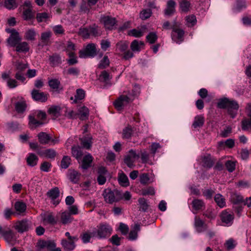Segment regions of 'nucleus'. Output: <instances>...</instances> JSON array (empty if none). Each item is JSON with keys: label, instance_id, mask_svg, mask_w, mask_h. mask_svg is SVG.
Returning <instances> with one entry per match:
<instances>
[{"label": "nucleus", "instance_id": "1", "mask_svg": "<svg viewBox=\"0 0 251 251\" xmlns=\"http://www.w3.org/2000/svg\"><path fill=\"white\" fill-rule=\"evenodd\" d=\"M140 93V88L135 85L131 91L125 92L115 101L114 106L118 110H122L125 106L132 102Z\"/></svg>", "mask_w": 251, "mask_h": 251}, {"label": "nucleus", "instance_id": "2", "mask_svg": "<svg viewBox=\"0 0 251 251\" xmlns=\"http://www.w3.org/2000/svg\"><path fill=\"white\" fill-rule=\"evenodd\" d=\"M217 106L220 108H226L228 114L232 118L237 115L239 107L236 101L227 98L221 99L218 102Z\"/></svg>", "mask_w": 251, "mask_h": 251}, {"label": "nucleus", "instance_id": "3", "mask_svg": "<svg viewBox=\"0 0 251 251\" xmlns=\"http://www.w3.org/2000/svg\"><path fill=\"white\" fill-rule=\"evenodd\" d=\"M93 235L99 239H105L110 236L112 228L107 224H100L96 228H93Z\"/></svg>", "mask_w": 251, "mask_h": 251}, {"label": "nucleus", "instance_id": "4", "mask_svg": "<svg viewBox=\"0 0 251 251\" xmlns=\"http://www.w3.org/2000/svg\"><path fill=\"white\" fill-rule=\"evenodd\" d=\"M0 235L8 244L14 245L16 241V233L10 226L0 225Z\"/></svg>", "mask_w": 251, "mask_h": 251}, {"label": "nucleus", "instance_id": "5", "mask_svg": "<svg viewBox=\"0 0 251 251\" xmlns=\"http://www.w3.org/2000/svg\"><path fill=\"white\" fill-rule=\"evenodd\" d=\"M103 196L105 201L110 204L117 202L123 199L122 194L117 190L112 191L111 189H105Z\"/></svg>", "mask_w": 251, "mask_h": 251}, {"label": "nucleus", "instance_id": "6", "mask_svg": "<svg viewBox=\"0 0 251 251\" xmlns=\"http://www.w3.org/2000/svg\"><path fill=\"white\" fill-rule=\"evenodd\" d=\"M96 44L90 43L79 51V57L81 58L94 57L96 55Z\"/></svg>", "mask_w": 251, "mask_h": 251}, {"label": "nucleus", "instance_id": "7", "mask_svg": "<svg viewBox=\"0 0 251 251\" xmlns=\"http://www.w3.org/2000/svg\"><path fill=\"white\" fill-rule=\"evenodd\" d=\"M31 222L27 219H23L15 223L13 227L18 232L23 233L26 232L31 228Z\"/></svg>", "mask_w": 251, "mask_h": 251}, {"label": "nucleus", "instance_id": "8", "mask_svg": "<svg viewBox=\"0 0 251 251\" xmlns=\"http://www.w3.org/2000/svg\"><path fill=\"white\" fill-rule=\"evenodd\" d=\"M5 30L10 33V37L7 39L8 44L11 47H15L21 40L19 33L14 28H6Z\"/></svg>", "mask_w": 251, "mask_h": 251}, {"label": "nucleus", "instance_id": "9", "mask_svg": "<svg viewBox=\"0 0 251 251\" xmlns=\"http://www.w3.org/2000/svg\"><path fill=\"white\" fill-rule=\"evenodd\" d=\"M140 157V154L137 153L133 150L129 151L127 154L125 156L124 163L130 168H133L135 166L134 162Z\"/></svg>", "mask_w": 251, "mask_h": 251}, {"label": "nucleus", "instance_id": "10", "mask_svg": "<svg viewBox=\"0 0 251 251\" xmlns=\"http://www.w3.org/2000/svg\"><path fill=\"white\" fill-rule=\"evenodd\" d=\"M71 118H75L77 116L78 118L81 120H85L88 119L89 115V110L88 108L85 106H81L78 107L77 113L73 111L69 113Z\"/></svg>", "mask_w": 251, "mask_h": 251}, {"label": "nucleus", "instance_id": "11", "mask_svg": "<svg viewBox=\"0 0 251 251\" xmlns=\"http://www.w3.org/2000/svg\"><path fill=\"white\" fill-rule=\"evenodd\" d=\"M220 217L222 223L227 226H231L234 219V215L233 212L228 211L227 210L223 211Z\"/></svg>", "mask_w": 251, "mask_h": 251}, {"label": "nucleus", "instance_id": "12", "mask_svg": "<svg viewBox=\"0 0 251 251\" xmlns=\"http://www.w3.org/2000/svg\"><path fill=\"white\" fill-rule=\"evenodd\" d=\"M173 31L172 34V39L177 43H180L184 35V31L182 29L177 28V23H174L173 26H171Z\"/></svg>", "mask_w": 251, "mask_h": 251}, {"label": "nucleus", "instance_id": "13", "mask_svg": "<svg viewBox=\"0 0 251 251\" xmlns=\"http://www.w3.org/2000/svg\"><path fill=\"white\" fill-rule=\"evenodd\" d=\"M41 216L43 222L45 223L52 225H54L57 224V220L55 218L54 214L52 212H46L43 214H41Z\"/></svg>", "mask_w": 251, "mask_h": 251}, {"label": "nucleus", "instance_id": "14", "mask_svg": "<svg viewBox=\"0 0 251 251\" xmlns=\"http://www.w3.org/2000/svg\"><path fill=\"white\" fill-rule=\"evenodd\" d=\"M2 79L6 81L8 87L11 89L18 86V82L14 79L10 78V72H4L1 75Z\"/></svg>", "mask_w": 251, "mask_h": 251}, {"label": "nucleus", "instance_id": "15", "mask_svg": "<svg viewBox=\"0 0 251 251\" xmlns=\"http://www.w3.org/2000/svg\"><path fill=\"white\" fill-rule=\"evenodd\" d=\"M31 96L34 100L40 102H45L48 99L47 94L35 89L31 92Z\"/></svg>", "mask_w": 251, "mask_h": 251}, {"label": "nucleus", "instance_id": "16", "mask_svg": "<svg viewBox=\"0 0 251 251\" xmlns=\"http://www.w3.org/2000/svg\"><path fill=\"white\" fill-rule=\"evenodd\" d=\"M101 22L106 29H111L116 24V21L114 18L109 16H102L100 18Z\"/></svg>", "mask_w": 251, "mask_h": 251}, {"label": "nucleus", "instance_id": "17", "mask_svg": "<svg viewBox=\"0 0 251 251\" xmlns=\"http://www.w3.org/2000/svg\"><path fill=\"white\" fill-rule=\"evenodd\" d=\"M194 226L196 230L199 233L205 230L207 228V225L205 224L204 221L197 216L195 218Z\"/></svg>", "mask_w": 251, "mask_h": 251}, {"label": "nucleus", "instance_id": "18", "mask_svg": "<svg viewBox=\"0 0 251 251\" xmlns=\"http://www.w3.org/2000/svg\"><path fill=\"white\" fill-rule=\"evenodd\" d=\"M107 172L105 168L100 167L98 169V176L97 177V181L100 185H103L106 182V176Z\"/></svg>", "mask_w": 251, "mask_h": 251}, {"label": "nucleus", "instance_id": "19", "mask_svg": "<svg viewBox=\"0 0 251 251\" xmlns=\"http://www.w3.org/2000/svg\"><path fill=\"white\" fill-rule=\"evenodd\" d=\"M80 174L75 170L69 169L67 176L69 180L73 183H77L80 178Z\"/></svg>", "mask_w": 251, "mask_h": 251}, {"label": "nucleus", "instance_id": "20", "mask_svg": "<svg viewBox=\"0 0 251 251\" xmlns=\"http://www.w3.org/2000/svg\"><path fill=\"white\" fill-rule=\"evenodd\" d=\"M75 241L67 240L65 239H63L61 240V244L64 250L66 251H72L75 247Z\"/></svg>", "mask_w": 251, "mask_h": 251}, {"label": "nucleus", "instance_id": "21", "mask_svg": "<svg viewBox=\"0 0 251 251\" xmlns=\"http://www.w3.org/2000/svg\"><path fill=\"white\" fill-rule=\"evenodd\" d=\"M202 166L207 168H211L212 167L214 164V160H213L210 154H207L202 157Z\"/></svg>", "mask_w": 251, "mask_h": 251}, {"label": "nucleus", "instance_id": "22", "mask_svg": "<svg viewBox=\"0 0 251 251\" xmlns=\"http://www.w3.org/2000/svg\"><path fill=\"white\" fill-rule=\"evenodd\" d=\"M14 208L17 215H24L26 209V205L25 203L22 201H17L14 204Z\"/></svg>", "mask_w": 251, "mask_h": 251}, {"label": "nucleus", "instance_id": "23", "mask_svg": "<svg viewBox=\"0 0 251 251\" xmlns=\"http://www.w3.org/2000/svg\"><path fill=\"white\" fill-rule=\"evenodd\" d=\"M38 154L41 156H45L50 159H54L56 155V152L52 149H49L44 151H38Z\"/></svg>", "mask_w": 251, "mask_h": 251}, {"label": "nucleus", "instance_id": "24", "mask_svg": "<svg viewBox=\"0 0 251 251\" xmlns=\"http://www.w3.org/2000/svg\"><path fill=\"white\" fill-rule=\"evenodd\" d=\"M176 3L172 0H170L167 2V6L165 10V14L167 16H171L173 14L175 11V7Z\"/></svg>", "mask_w": 251, "mask_h": 251}, {"label": "nucleus", "instance_id": "25", "mask_svg": "<svg viewBox=\"0 0 251 251\" xmlns=\"http://www.w3.org/2000/svg\"><path fill=\"white\" fill-rule=\"evenodd\" d=\"M61 108L58 106H52L50 107L48 110V113L52 118L55 119L60 115Z\"/></svg>", "mask_w": 251, "mask_h": 251}, {"label": "nucleus", "instance_id": "26", "mask_svg": "<svg viewBox=\"0 0 251 251\" xmlns=\"http://www.w3.org/2000/svg\"><path fill=\"white\" fill-rule=\"evenodd\" d=\"M81 144L83 148L89 150L91 148L92 144V137L91 135L84 137L80 139Z\"/></svg>", "mask_w": 251, "mask_h": 251}, {"label": "nucleus", "instance_id": "27", "mask_svg": "<svg viewBox=\"0 0 251 251\" xmlns=\"http://www.w3.org/2000/svg\"><path fill=\"white\" fill-rule=\"evenodd\" d=\"M146 28V26H144L141 29H133L128 31V34L136 38H139L143 35Z\"/></svg>", "mask_w": 251, "mask_h": 251}, {"label": "nucleus", "instance_id": "28", "mask_svg": "<svg viewBox=\"0 0 251 251\" xmlns=\"http://www.w3.org/2000/svg\"><path fill=\"white\" fill-rule=\"evenodd\" d=\"M179 9L181 12L187 13L191 9V4L187 0H182L179 3Z\"/></svg>", "mask_w": 251, "mask_h": 251}, {"label": "nucleus", "instance_id": "29", "mask_svg": "<svg viewBox=\"0 0 251 251\" xmlns=\"http://www.w3.org/2000/svg\"><path fill=\"white\" fill-rule=\"evenodd\" d=\"M38 157L35 154L29 153L26 158L27 164L30 167L35 166L38 163Z\"/></svg>", "mask_w": 251, "mask_h": 251}, {"label": "nucleus", "instance_id": "30", "mask_svg": "<svg viewBox=\"0 0 251 251\" xmlns=\"http://www.w3.org/2000/svg\"><path fill=\"white\" fill-rule=\"evenodd\" d=\"M140 230V225L135 224L133 229L130 231L128 235V239L130 240H135L137 238L138 232Z\"/></svg>", "mask_w": 251, "mask_h": 251}, {"label": "nucleus", "instance_id": "31", "mask_svg": "<svg viewBox=\"0 0 251 251\" xmlns=\"http://www.w3.org/2000/svg\"><path fill=\"white\" fill-rule=\"evenodd\" d=\"M60 220L63 224L66 225L70 223L73 221L71 213L67 211L61 213Z\"/></svg>", "mask_w": 251, "mask_h": 251}, {"label": "nucleus", "instance_id": "32", "mask_svg": "<svg viewBox=\"0 0 251 251\" xmlns=\"http://www.w3.org/2000/svg\"><path fill=\"white\" fill-rule=\"evenodd\" d=\"M92 161L93 157L90 153H88V154L86 155L85 156H84L82 160L81 165L82 168L83 169H87L91 166V163L92 162Z\"/></svg>", "mask_w": 251, "mask_h": 251}, {"label": "nucleus", "instance_id": "33", "mask_svg": "<svg viewBox=\"0 0 251 251\" xmlns=\"http://www.w3.org/2000/svg\"><path fill=\"white\" fill-rule=\"evenodd\" d=\"M193 208L195 210H203L205 208L203 201L200 199H194L192 202Z\"/></svg>", "mask_w": 251, "mask_h": 251}, {"label": "nucleus", "instance_id": "34", "mask_svg": "<svg viewBox=\"0 0 251 251\" xmlns=\"http://www.w3.org/2000/svg\"><path fill=\"white\" fill-rule=\"evenodd\" d=\"M37 33L34 28L28 29L25 33V39L28 41H34L36 39Z\"/></svg>", "mask_w": 251, "mask_h": 251}, {"label": "nucleus", "instance_id": "35", "mask_svg": "<svg viewBox=\"0 0 251 251\" xmlns=\"http://www.w3.org/2000/svg\"><path fill=\"white\" fill-rule=\"evenodd\" d=\"M93 233L94 232L92 228L81 234L80 237L83 242L84 243H88L91 238H95V236L93 235Z\"/></svg>", "mask_w": 251, "mask_h": 251}, {"label": "nucleus", "instance_id": "36", "mask_svg": "<svg viewBox=\"0 0 251 251\" xmlns=\"http://www.w3.org/2000/svg\"><path fill=\"white\" fill-rule=\"evenodd\" d=\"M59 195L60 191L59 188L57 187H55L50 189L47 193V196L50 198L52 200L57 199L59 196Z\"/></svg>", "mask_w": 251, "mask_h": 251}, {"label": "nucleus", "instance_id": "37", "mask_svg": "<svg viewBox=\"0 0 251 251\" xmlns=\"http://www.w3.org/2000/svg\"><path fill=\"white\" fill-rule=\"evenodd\" d=\"M15 47L18 52H27L29 50L28 44L26 42L19 43Z\"/></svg>", "mask_w": 251, "mask_h": 251}, {"label": "nucleus", "instance_id": "38", "mask_svg": "<svg viewBox=\"0 0 251 251\" xmlns=\"http://www.w3.org/2000/svg\"><path fill=\"white\" fill-rule=\"evenodd\" d=\"M26 103L25 100L18 101L15 103V109L18 113H23L26 109Z\"/></svg>", "mask_w": 251, "mask_h": 251}, {"label": "nucleus", "instance_id": "39", "mask_svg": "<svg viewBox=\"0 0 251 251\" xmlns=\"http://www.w3.org/2000/svg\"><path fill=\"white\" fill-rule=\"evenodd\" d=\"M231 202L235 204H239L244 201L243 197L240 194L232 193L230 196Z\"/></svg>", "mask_w": 251, "mask_h": 251}, {"label": "nucleus", "instance_id": "40", "mask_svg": "<svg viewBox=\"0 0 251 251\" xmlns=\"http://www.w3.org/2000/svg\"><path fill=\"white\" fill-rule=\"evenodd\" d=\"M112 76L106 71H102L99 76L100 80L106 84H108Z\"/></svg>", "mask_w": 251, "mask_h": 251}, {"label": "nucleus", "instance_id": "41", "mask_svg": "<svg viewBox=\"0 0 251 251\" xmlns=\"http://www.w3.org/2000/svg\"><path fill=\"white\" fill-rule=\"evenodd\" d=\"M75 50V44L70 41H67L65 49V51L67 52V54L72 55Z\"/></svg>", "mask_w": 251, "mask_h": 251}, {"label": "nucleus", "instance_id": "42", "mask_svg": "<svg viewBox=\"0 0 251 251\" xmlns=\"http://www.w3.org/2000/svg\"><path fill=\"white\" fill-rule=\"evenodd\" d=\"M214 200L217 204L221 208L226 205L225 199L220 194H217L215 196Z\"/></svg>", "mask_w": 251, "mask_h": 251}, {"label": "nucleus", "instance_id": "43", "mask_svg": "<svg viewBox=\"0 0 251 251\" xmlns=\"http://www.w3.org/2000/svg\"><path fill=\"white\" fill-rule=\"evenodd\" d=\"M246 112L250 118V121L246 120L242 121V126H251V103H248L246 107Z\"/></svg>", "mask_w": 251, "mask_h": 251}, {"label": "nucleus", "instance_id": "44", "mask_svg": "<svg viewBox=\"0 0 251 251\" xmlns=\"http://www.w3.org/2000/svg\"><path fill=\"white\" fill-rule=\"evenodd\" d=\"M185 20L186 22V25L188 27H192L195 25L197 23V19L195 15H191L187 16L185 17Z\"/></svg>", "mask_w": 251, "mask_h": 251}, {"label": "nucleus", "instance_id": "45", "mask_svg": "<svg viewBox=\"0 0 251 251\" xmlns=\"http://www.w3.org/2000/svg\"><path fill=\"white\" fill-rule=\"evenodd\" d=\"M144 45V44L142 41H138L136 40H134L132 42L130 45L131 49L133 51H139L140 50L141 46Z\"/></svg>", "mask_w": 251, "mask_h": 251}, {"label": "nucleus", "instance_id": "46", "mask_svg": "<svg viewBox=\"0 0 251 251\" xmlns=\"http://www.w3.org/2000/svg\"><path fill=\"white\" fill-rule=\"evenodd\" d=\"M118 181L121 185L123 186H127L129 185V182L128 181V177L124 173L121 174L118 178Z\"/></svg>", "mask_w": 251, "mask_h": 251}, {"label": "nucleus", "instance_id": "47", "mask_svg": "<svg viewBox=\"0 0 251 251\" xmlns=\"http://www.w3.org/2000/svg\"><path fill=\"white\" fill-rule=\"evenodd\" d=\"M39 141L42 144H47L50 138L48 134L44 132H41L38 135Z\"/></svg>", "mask_w": 251, "mask_h": 251}, {"label": "nucleus", "instance_id": "48", "mask_svg": "<svg viewBox=\"0 0 251 251\" xmlns=\"http://www.w3.org/2000/svg\"><path fill=\"white\" fill-rule=\"evenodd\" d=\"M49 85L51 89L55 91H58L60 82L57 79H52L49 81Z\"/></svg>", "mask_w": 251, "mask_h": 251}, {"label": "nucleus", "instance_id": "49", "mask_svg": "<svg viewBox=\"0 0 251 251\" xmlns=\"http://www.w3.org/2000/svg\"><path fill=\"white\" fill-rule=\"evenodd\" d=\"M158 38L156 32H151L146 36L147 41L151 44L154 43Z\"/></svg>", "mask_w": 251, "mask_h": 251}, {"label": "nucleus", "instance_id": "50", "mask_svg": "<svg viewBox=\"0 0 251 251\" xmlns=\"http://www.w3.org/2000/svg\"><path fill=\"white\" fill-rule=\"evenodd\" d=\"M35 112L33 111L28 116L29 124L31 125H42L43 123L36 119Z\"/></svg>", "mask_w": 251, "mask_h": 251}, {"label": "nucleus", "instance_id": "51", "mask_svg": "<svg viewBox=\"0 0 251 251\" xmlns=\"http://www.w3.org/2000/svg\"><path fill=\"white\" fill-rule=\"evenodd\" d=\"M128 48V43L126 42H120L116 44V50L122 52H125Z\"/></svg>", "mask_w": 251, "mask_h": 251}, {"label": "nucleus", "instance_id": "52", "mask_svg": "<svg viewBox=\"0 0 251 251\" xmlns=\"http://www.w3.org/2000/svg\"><path fill=\"white\" fill-rule=\"evenodd\" d=\"M85 97V92L81 89H78L76 90V95L75 96L74 102H76L77 100H82Z\"/></svg>", "mask_w": 251, "mask_h": 251}, {"label": "nucleus", "instance_id": "53", "mask_svg": "<svg viewBox=\"0 0 251 251\" xmlns=\"http://www.w3.org/2000/svg\"><path fill=\"white\" fill-rule=\"evenodd\" d=\"M50 17V15L46 12L38 13L36 15V19L39 23L46 22Z\"/></svg>", "mask_w": 251, "mask_h": 251}, {"label": "nucleus", "instance_id": "54", "mask_svg": "<svg viewBox=\"0 0 251 251\" xmlns=\"http://www.w3.org/2000/svg\"><path fill=\"white\" fill-rule=\"evenodd\" d=\"M51 36V32L50 31H46L41 33V40L44 43H47L50 40Z\"/></svg>", "mask_w": 251, "mask_h": 251}, {"label": "nucleus", "instance_id": "55", "mask_svg": "<svg viewBox=\"0 0 251 251\" xmlns=\"http://www.w3.org/2000/svg\"><path fill=\"white\" fill-rule=\"evenodd\" d=\"M5 7L8 9H13L16 8L18 5L15 0H5L4 2Z\"/></svg>", "mask_w": 251, "mask_h": 251}, {"label": "nucleus", "instance_id": "56", "mask_svg": "<svg viewBox=\"0 0 251 251\" xmlns=\"http://www.w3.org/2000/svg\"><path fill=\"white\" fill-rule=\"evenodd\" d=\"M138 202L140 204V210L145 212L147 210L149 207V205L147 202V201L144 198H140L138 200Z\"/></svg>", "mask_w": 251, "mask_h": 251}, {"label": "nucleus", "instance_id": "57", "mask_svg": "<svg viewBox=\"0 0 251 251\" xmlns=\"http://www.w3.org/2000/svg\"><path fill=\"white\" fill-rule=\"evenodd\" d=\"M71 164V158L68 156H64L61 161V167L67 169Z\"/></svg>", "mask_w": 251, "mask_h": 251}, {"label": "nucleus", "instance_id": "58", "mask_svg": "<svg viewBox=\"0 0 251 251\" xmlns=\"http://www.w3.org/2000/svg\"><path fill=\"white\" fill-rule=\"evenodd\" d=\"M72 153L73 156L77 159L80 158L82 155V152L79 147H73L72 148Z\"/></svg>", "mask_w": 251, "mask_h": 251}, {"label": "nucleus", "instance_id": "59", "mask_svg": "<svg viewBox=\"0 0 251 251\" xmlns=\"http://www.w3.org/2000/svg\"><path fill=\"white\" fill-rule=\"evenodd\" d=\"M152 14L151 9H148L142 10L140 15V17L142 20H146L149 18Z\"/></svg>", "mask_w": 251, "mask_h": 251}, {"label": "nucleus", "instance_id": "60", "mask_svg": "<svg viewBox=\"0 0 251 251\" xmlns=\"http://www.w3.org/2000/svg\"><path fill=\"white\" fill-rule=\"evenodd\" d=\"M67 74L69 75L77 77L80 74V70L76 67H71L67 70Z\"/></svg>", "mask_w": 251, "mask_h": 251}, {"label": "nucleus", "instance_id": "61", "mask_svg": "<svg viewBox=\"0 0 251 251\" xmlns=\"http://www.w3.org/2000/svg\"><path fill=\"white\" fill-rule=\"evenodd\" d=\"M28 67L27 64H24L20 62L16 63V72L24 73L25 70Z\"/></svg>", "mask_w": 251, "mask_h": 251}, {"label": "nucleus", "instance_id": "62", "mask_svg": "<svg viewBox=\"0 0 251 251\" xmlns=\"http://www.w3.org/2000/svg\"><path fill=\"white\" fill-rule=\"evenodd\" d=\"M109 63L110 62L108 56L105 55L100 61L99 64V67L101 69L105 68L109 65Z\"/></svg>", "mask_w": 251, "mask_h": 251}, {"label": "nucleus", "instance_id": "63", "mask_svg": "<svg viewBox=\"0 0 251 251\" xmlns=\"http://www.w3.org/2000/svg\"><path fill=\"white\" fill-rule=\"evenodd\" d=\"M51 167V164L50 162L44 161L41 164L40 170L43 172H49L50 171Z\"/></svg>", "mask_w": 251, "mask_h": 251}, {"label": "nucleus", "instance_id": "64", "mask_svg": "<svg viewBox=\"0 0 251 251\" xmlns=\"http://www.w3.org/2000/svg\"><path fill=\"white\" fill-rule=\"evenodd\" d=\"M34 17V14L30 8L24 10L23 12V18L25 20H29Z\"/></svg>", "mask_w": 251, "mask_h": 251}]
</instances>
